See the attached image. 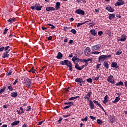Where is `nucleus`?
I'll return each mask as SVG.
<instances>
[{
  "label": "nucleus",
  "mask_w": 127,
  "mask_h": 127,
  "mask_svg": "<svg viewBox=\"0 0 127 127\" xmlns=\"http://www.w3.org/2000/svg\"><path fill=\"white\" fill-rule=\"evenodd\" d=\"M87 82L88 83H92L93 82V79L92 78H88L86 79Z\"/></svg>",
  "instance_id": "nucleus-46"
},
{
  "label": "nucleus",
  "mask_w": 127,
  "mask_h": 127,
  "mask_svg": "<svg viewBox=\"0 0 127 127\" xmlns=\"http://www.w3.org/2000/svg\"><path fill=\"white\" fill-rule=\"evenodd\" d=\"M8 89L9 91H10L11 92H12V91H13V88H12L11 84H10V86H8Z\"/></svg>",
  "instance_id": "nucleus-40"
},
{
  "label": "nucleus",
  "mask_w": 127,
  "mask_h": 127,
  "mask_svg": "<svg viewBox=\"0 0 127 127\" xmlns=\"http://www.w3.org/2000/svg\"><path fill=\"white\" fill-rule=\"evenodd\" d=\"M92 91H89L88 92V93L86 94V96H84V99L86 100V101H90V98H91V96H92Z\"/></svg>",
  "instance_id": "nucleus-10"
},
{
  "label": "nucleus",
  "mask_w": 127,
  "mask_h": 127,
  "mask_svg": "<svg viewBox=\"0 0 127 127\" xmlns=\"http://www.w3.org/2000/svg\"><path fill=\"white\" fill-rule=\"evenodd\" d=\"M70 32H71V33H73V34H76V33H77V31H76V30L72 29L70 30Z\"/></svg>",
  "instance_id": "nucleus-42"
},
{
  "label": "nucleus",
  "mask_w": 127,
  "mask_h": 127,
  "mask_svg": "<svg viewBox=\"0 0 127 127\" xmlns=\"http://www.w3.org/2000/svg\"><path fill=\"white\" fill-rule=\"evenodd\" d=\"M12 73V70H9L8 72H6V75L8 76H10V75H11Z\"/></svg>",
  "instance_id": "nucleus-39"
},
{
  "label": "nucleus",
  "mask_w": 127,
  "mask_h": 127,
  "mask_svg": "<svg viewBox=\"0 0 127 127\" xmlns=\"http://www.w3.org/2000/svg\"><path fill=\"white\" fill-rule=\"evenodd\" d=\"M17 95H18L17 92H13L11 93V97L16 98V97L17 96Z\"/></svg>",
  "instance_id": "nucleus-27"
},
{
  "label": "nucleus",
  "mask_w": 127,
  "mask_h": 127,
  "mask_svg": "<svg viewBox=\"0 0 127 127\" xmlns=\"http://www.w3.org/2000/svg\"><path fill=\"white\" fill-rule=\"evenodd\" d=\"M78 60V57L74 56L71 59L72 61H73L74 63L76 62V60Z\"/></svg>",
  "instance_id": "nucleus-34"
},
{
  "label": "nucleus",
  "mask_w": 127,
  "mask_h": 127,
  "mask_svg": "<svg viewBox=\"0 0 127 127\" xmlns=\"http://www.w3.org/2000/svg\"><path fill=\"white\" fill-rule=\"evenodd\" d=\"M9 51H10V49L5 51L3 54L2 58H8L9 57Z\"/></svg>",
  "instance_id": "nucleus-9"
},
{
  "label": "nucleus",
  "mask_w": 127,
  "mask_h": 127,
  "mask_svg": "<svg viewBox=\"0 0 127 127\" xmlns=\"http://www.w3.org/2000/svg\"><path fill=\"white\" fill-rule=\"evenodd\" d=\"M92 59H86V60H85V62H89V61H90V63H92Z\"/></svg>",
  "instance_id": "nucleus-51"
},
{
  "label": "nucleus",
  "mask_w": 127,
  "mask_h": 127,
  "mask_svg": "<svg viewBox=\"0 0 127 127\" xmlns=\"http://www.w3.org/2000/svg\"><path fill=\"white\" fill-rule=\"evenodd\" d=\"M56 58H57V59H62V58H63V54H62L61 52H59L56 57Z\"/></svg>",
  "instance_id": "nucleus-20"
},
{
  "label": "nucleus",
  "mask_w": 127,
  "mask_h": 127,
  "mask_svg": "<svg viewBox=\"0 0 127 127\" xmlns=\"http://www.w3.org/2000/svg\"><path fill=\"white\" fill-rule=\"evenodd\" d=\"M123 53V51L122 49H119L117 52L116 53V55H121Z\"/></svg>",
  "instance_id": "nucleus-33"
},
{
  "label": "nucleus",
  "mask_w": 127,
  "mask_h": 127,
  "mask_svg": "<svg viewBox=\"0 0 127 127\" xmlns=\"http://www.w3.org/2000/svg\"><path fill=\"white\" fill-rule=\"evenodd\" d=\"M42 30H47V28L43 26H42Z\"/></svg>",
  "instance_id": "nucleus-64"
},
{
  "label": "nucleus",
  "mask_w": 127,
  "mask_h": 127,
  "mask_svg": "<svg viewBox=\"0 0 127 127\" xmlns=\"http://www.w3.org/2000/svg\"><path fill=\"white\" fill-rule=\"evenodd\" d=\"M89 118L90 119H91V120H96V117H94V116H90L89 117Z\"/></svg>",
  "instance_id": "nucleus-62"
},
{
  "label": "nucleus",
  "mask_w": 127,
  "mask_h": 127,
  "mask_svg": "<svg viewBox=\"0 0 127 127\" xmlns=\"http://www.w3.org/2000/svg\"><path fill=\"white\" fill-rule=\"evenodd\" d=\"M101 65H102V64H98L96 66V68L97 70H98L100 66H101Z\"/></svg>",
  "instance_id": "nucleus-48"
},
{
  "label": "nucleus",
  "mask_w": 127,
  "mask_h": 127,
  "mask_svg": "<svg viewBox=\"0 0 127 127\" xmlns=\"http://www.w3.org/2000/svg\"><path fill=\"white\" fill-rule=\"evenodd\" d=\"M98 34L99 35V36H101V35L103 34V31H100L98 32Z\"/></svg>",
  "instance_id": "nucleus-57"
},
{
  "label": "nucleus",
  "mask_w": 127,
  "mask_h": 127,
  "mask_svg": "<svg viewBox=\"0 0 127 127\" xmlns=\"http://www.w3.org/2000/svg\"><path fill=\"white\" fill-rule=\"evenodd\" d=\"M60 2H57L56 3L55 8L56 10H58L60 8Z\"/></svg>",
  "instance_id": "nucleus-22"
},
{
  "label": "nucleus",
  "mask_w": 127,
  "mask_h": 127,
  "mask_svg": "<svg viewBox=\"0 0 127 127\" xmlns=\"http://www.w3.org/2000/svg\"><path fill=\"white\" fill-rule=\"evenodd\" d=\"M64 105H68V106H74V102H64Z\"/></svg>",
  "instance_id": "nucleus-29"
},
{
  "label": "nucleus",
  "mask_w": 127,
  "mask_h": 127,
  "mask_svg": "<svg viewBox=\"0 0 127 127\" xmlns=\"http://www.w3.org/2000/svg\"><path fill=\"white\" fill-rule=\"evenodd\" d=\"M24 83L25 85H26L28 88H30V86H31V79L29 78L25 79L24 80Z\"/></svg>",
  "instance_id": "nucleus-6"
},
{
  "label": "nucleus",
  "mask_w": 127,
  "mask_h": 127,
  "mask_svg": "<svg viewBox=\"0 0 127 127\" xmlns=\"http://www.w3.org/2000/svg\"><path fill=\"white\" fill-rule=\"evenodd\" d=\"M60 64L63 65V66H67V67H68L72 63L68 60H64L63 61H61Z\"/></svg>",
  "instance_id": "nucleus-3"
},
{
  "label": "nucleus",
  "mask_w": 127,
  "mask_h": 127,
  "mask_svg": "<svg viewBox=\"0 0 127 127\" xmlns=\"http://www.w3.org/2000/svg\"><path fill=\"white\" fill-rule=\"evenodd\" d=\"M63 120V118L62 117L60 118V119L58 121V124L60 125L61 124V122H62V120Z\"/></svg>",
  "instance_id": "nucleus-47"
},
{
  "label": "nucleus",
  "mask_w": 127,
  "mask_h": 127,
  "mask_svg": "<svg viewBox=\"0 0 127 127\" xmlns=\"http://www.w3.org/2000/svg\"><path fill=\"white\" fill-rule=\"evenodd\" d=\"M115 85L116 86H124V82H123V81H120Z\"/></svg>",
  "instance_id": "nucleus-36"
},
{
  "label": "nucleus",
  "mask_w": 127,
  "mask_h": 127,
  "mask_svg": "<svg viewBox=\"0 0 127 127\" xmlns=\"http://www.w3.org/2000/svg\"><path fill=\"white\" fill-rule=\"evenodd\" d=\"M103 65H104L105 68H106V69H107V70H108V69H109V68H110V66H109V63H108L107 61H105L103 63Z\"/></svg>",
  "instance_id": "nucleus-19"
},
{
  "label": "nucleus",
  "mask_w": 127,
  "mask_h": 127,
  "mask_svg": "<svg viewBox=\"0 0 127 127\" xmlns=\"http://www.w3.org/2000/svg\"><path fill=\"white\" fill-rule=\"evenodd\" d=\"M125 3V1L123 0H118V1H117L115 4V6H120V5H124V4Z\"/></svg>",
  "instance_id": "nucleus-11"
},
{
  "label": "nucleus",
  "mask_w": 127,
  "mask_h": 127,
  "mask_svg": "<svg viewBox=\"0 0 127 127\" xmlns=\"http://www.w3.org/2000/svg\"><path fill=\"white\" fill-rule=\"evenodd\" d=\"M9 48H10L9 46H8L5 47L4 49V51H6V50H8V49H9Z\"/></svg>",
  "instance_id": "nucleus-56"
},
{
  "label": "nucleus",
  "mask_w": 127,
  "mask_h": 127,
  "mask_svg": "<svg viewBox=\"0 0 127 127\" xmlns=\"http://www.w3.org/2000/svg\"><path fill=\"white\" fill-rule=\"evenodd\" d=\"M101 46H102L101 45V44L95 45L91 47V50H92V51H96V50H99V49L101 48Z\"/></svg>",
  "instance_id": "nucleus-4"
},
{
  "label": "nucleus",
  "mask_w": 127,
  "mask_h": 127,
  "mask_svg": "<svg viewBox=\"0 0 127 127\" xmlns=\"http://www.w3.org/2000/svg\"><path fill=\"white\" fill-rule=\"evenodd\" d=\"M93 103L94 104H96V105H98V104L99 103V102H98V101H97V100H94Z\"/></svg>",
  "instance_id": "nucleus-59"
},
{
  "label": "nucleus",
  "mask_w": 127,
  "mask_h": 127,
  "mask_svg": "<svg viewBox=\"0 0 127 127\" xmlns=\"http://www.w3.org/2000/svg\"><path fill=\"white\" fill-rule=\"evenodd\" d=\"M75 13H77V14H79L80 15L84 16V15H85V11L79 8L75 11Z\"/></svg>",
  "instance_id": "nucleus-7"
},
{
  "label": "nucleus",
  "mask_w": 127,
  "mask_h": 127,
  "mask_svg": "<svg viewBox=\"0 0 127 127\" xmlns=\"http://www.w3.org/2000/svg\"><path fill=\"white\" fill-rule=\"evenodd\" d=\"M46 10H47V11H54V10H55V8L54 7L48 6L46 8Z\"/></svg>",
  "instance_id": "nucleus-16"
},
{
  "label": "nucleus",
  "mask_w": 127,
  "mask_h": 127,
  "mask_svg": "<svg viewBox=\"0 0 127 127\" xmlns=\"http://www.w3.org/2000/svg\"><path fill=\"white\" fill-rule=\"evenodd\" d=\"M89 105L90 109L91 110H94L95 109V104L93 103V101L92 100H89Z\"/></svg>",
  "instance_id": "nucleus-14"
},
{
  "label": "nucleus",
  "mask_w": 127,
  "mask_h": 127,
  "mask_svg": "<svg viewBox=\"0 0 127 127\" xmlns=\"http://www.w3.org/2000/svg\"><path fill=\"white\" fill-rule=\"evenodd\" d=\"M81 1H83V3L85 4V3H86V1H85V0H76V2H77V3H80L81 2Z\"/></svg>",
  "instance_id": "nucleus-38"
},
{
  "label": "nucleus",
  "mask_w": 127,
  "mask_h": 127,
  "mask_svg": "<svg viewBox=\"0 0 127 127\" xmlns=\"http://www.w3.org/2000/svg\"><path fill=\"white\" fill-rule=\"evenodd\" d=\"M121 100V98H120V96L116 97L115 100L112 101V103L113 104H116V103H118L120 100Z\"/></svg>",
  "instance_id": "nucleus-25"
},
{
  "label": "nucleus",
  "mask_w": 127,
  "mask_h": 127,
  "mask_svg": "<svg viewBox=\"0 0 127 127\" xmlns=\"http://www.w3.org/2000/svg\"><path fill=\"white\" fill-rule=\"evenodd\" d=\"M115 119V117L111 118V119H109V123H110V124H113V123H115V121H116Z\"/></svg>",
  "instance_id": "nucleus-30"
},
{
  "label": "nucleus",
  "mask_w": 127,
  "mask_h": 127,
  "mask_svg": "<svg viewBox=\"0 0 127 127\" xmlns=\"http://www.w3.org/2000/svg\"><path fill=\"white\" fill-rule=\"evenodd\" d=\"M78 98H80V96L71 97L69 98V101H72L73 100H76V99H78Z\"/></svg>",
  "instance_id": "nucleus-32"
},
{
  "label": "nucleus",
  "mask_w": 127,
  "mask_h": 127,
  "mask_svg": "<svg viewBox=\"0 0 127 127\" xmlns=\"http://www.w3.org/2000/svg\"><path fill=\"white\" fill-rule=\"evenodd\" d=\"M83 24H84L83 22H82V23H77V27H80L81 26V25H83Z\"/></svg>",
  "instance_id": "nucleus-50"
},
{
  "label": "nucleus",
  "mask_w": 127,
  "mask_h": 127,
  "mask_svg": "<svg viewBox=\"0 0 127 127\" xmlns=\"http://www.w3.org/2000/svg\"><path fill=\"white\" fill-rule=\"evenodd\" d=\"M16 113H17L18 115H21V114H23L24 113V111L23 110V108L22 107L20 108L19 110H17Z\"/></svg>",
  "instance_id": "nucleus-17"
},
{
  "label": "nucleus",
  "mask_w": 127,
  "mask_h": 127,
  "mask_svg": "<svg viewBox=\"0 0 127 127\" xmlns=\"http://www.w3.org/2000/svg\"><path fill=\"white\" fill-rule=\"evenodd\" d=\"M73 66V64H70L67 67H68V68H69V69H68V70H69V71H73V66Z\"/></svg>",
  "instance_id": "nucleus-35"
},
{
  "label": "nucleus",
  "mask_w": 127,
  "mask_h": 127,
  "mask_svg": "<svg viewBox=\"0 0 127 127\" xmlns=\"http://www.w3.org/2000/svg\"><path fill=\"white\" fill-rule=\"evenodd\" d=\"M4 50V47L0 46V52H1Z\"/></svg>",
  "instance_id": "nucleus-53"
},
{
  "label": "nucleus",
  "mask_w": 127,
  "mask_h": 127,
  "mask_svg": "<svg viewBox=\"0 0 127 127\" xmlns=\"http://www.w3.org/2000/svg\"><path fill=\"white\" fill-rule=\"evenodd\" d=\"M113 79H114V76L110 75L107 78V81L110 83H112V84H114V83H115V80Z\"/></svg>",
  "instance_id": "nucleus-12"
},
{
  "label": "nucleus",
  "mask_w": 127,
  "mask_h": 127,
  "mask_svg": "<svg viewBox=\"0 0 127 127\" xmlns=\"http://www.w3.org/2000/svg\"><path fill=\"white\" fill-rule=\"evenodd\" d=\"M89 25L90 27H93V26L95 25V24L93 23H89Z\"/></svg>",
  "instance_id": "nucleus-55"
},
{
  "label": "nucleus",
  "mask_w": 127,
  "mask_h": 127,
  "mask_svg": "<svg viewBox=\"0 0 127 127\" xmlns=\"http://www.w3.org/2000/svg\"><path fill=\"white\" fill-rule=\"evenodd\" d=\"M127 35L126 34H123L121 36V38L118 39V41L125 42L127 40Z\"/></svg>",
  "instance_id": "nucleus-13"
},
{
  "label": "nucleus",
  "mask_w": 127,
  "mask_h": 127,
  "mask_svg": "<svg viewBox=\"0 0 127 127\" xmlns=\"http://www.w3.org/2000/svg\"><path fill=\"white\" fill-rule=\"evenodd\" d=\"M71 116V114H68L67 115H63L64 118H68V117H70Z\"/></svg>",
  "instance_id": "nucleus-63"
},
{
  "label": "nucleus",
  "mask_w": 127,
  "mask_h": 127,
  "mask_svg": "<svg viewBox=\"0 0 127 127\" xmlns=\"http://www.w3.org/2000/svg\"><path fill=\"white\" fill-rule=\"evenodd\" d=\"M42 7H43V6H40V4L39 3H36L35 4V5H32L30 7L31 9L32 10H37L38 11H39L40 10H41V9L42 8Z\"/></svg>",
  "instance_id": "nucleus-2"
},
{
  "label": "nucleus",
  "mask_w": 127,
  "mask_h": 127,
  "mask_svg": "<svg viewBox=\"0 0 127 127\" xmlns=\"http://www.w3.org/2000/svg\"><path fill=\"white\" fill-rule=\"evenodd\" d=\"M82 122H87L88 121V116H86L85 118L81 119Z\"/></svg>",
  "instance_id": "nucleus-45"
},
{
  "label": "nucleus",
  "mask_w": 127,
  "mask_h": 127,
  "mask_svg": "<svg viewBox=\"0 0 127 127\" xmlns=\"http://www.w3.org/2000/svg\"><path fill=\"white\" fill-rule=\"evenodd\" d=\"M5 89H6V87L3 86L2 88L0 90V95H1L2 93H4L5 91Z\"/></svg>",
  "instance_id": "nucleus-26"
},
{
  "label": "nucleus",
  "mask_w": 127,
  "mask_h": 127,
  "mask_svg": "<svg viewBox=\"0 0 127 127\" xmlns=\"http://www.w3.org/2000/svg\"><path fill=\"white\" fill-rule=\"evenodd\" d=\"M74 64H75L74 67L76 69V70H79V71H81V70H82V69H84V68H85V67H86L85 64L79 67V64H78V63H74Z\"/></svg>",
  "instance_id": "nucleus-5"
},
{
  "label": "nucleus",
  "mask_w": 127,
  "mask_h": 127,
  "mask_svg": "<svg viewBox=\"0 0 127 127\" xmlns=\"http://www.w3.org/2000/svg\"><path fill=\"white\" fill-rule=\"evenodd\" d=\"M80 62H82L83 63H85V62H86V59H80Z\"/></svg>",
  "instance_id": "nucleus-60"
},
{
  "label": "nucleus",
  "mask_w": 127,
  "mask_h": 127,
  "mask_svg": "<svg viewBox=\"0 0 127 127\" xmlns=\"http://www.w3.org/2000/svg\"><path fill=\"white\" fill-rule=\"evenodd\" d=\"M19 124V121H15L11 124V127H13V126H17Z\"/></svg>",
  "instance_id": "nucleus-23"
},
{
  "label": "nucleus",
  "mask_w": 127,
  "mask_h": 127,
  "mask_svg": "<svg viewBox=\"0 0 127 127\" xmlns=\"http://www.w3.org/2000/svg\"><path fill=\"white\" fill-rule=\"evenodd\" d=\"M7 31H8V29H7V28H6L3 31V34H4V35H5V34L7 33Z\"/></svg>",
  "instance_id": "nucleus-44"
},
{
  "label": "nucleus",
  "mask_w": 127,
  "mask_h": 127,
  "mask_svg": "<svg viewBox=\"0 0 127 127\" xmlns=\"http://www.w3.org/2000/svg\"><path fill=\"white\" fill-rule=\"evenodd\" d=\"M18 79H15V81L13 82V85H16V83H18Z\"/></svg>",
  "instance_id": "nucleus-58"
},
{
  "label": "nucleus",
  "mask_w": 127,
  "mask_h": 127,
  "mask_svg": "<svg viewBox=\"0 0 127 127\" xmlns=\"http://www.w3.org/2000/svg\"><path fill=\"white\" fill-rule=\"evenodd\" d=\"M90 32L91 34V35H93V36H96V35L97 34V33H96V30L95 29H92L90 31Z\"/></svg>",
  "instance_id": "nucleus-24"
},
{
  "label": "nucleus",
  "mask_w": 127,
  "mask_h": 127,
  "mask_svg": "<svg viewBox=\"0 0 127 127\" xmlns=\"http://www.w3.org/2000/svg\"><path fill=\"white\" fill-rule=\"evenodd\" d=\"M97 123L98 124V125H102L103 124V121H102L101 119H97Z\"/></svg>",
  "instance_id": "nucleus-37"
},
{
  "label": "nucleus",
  "mask_w": 127,
  "mask_h": 127,
  "mask_svg": "<svg viewBox=\"0 0 127 127\" xmlns=\"http://www.w3.org/2000/svg\"><path fill=\"white\" fill-rule=\"evenodd\" d=\"M92 54L98 55V54H100V52H92Z\"/></svg>",
  "instance_id": "nucleus-52"
},
{
  "label": "nucleus",
  "mask_w": 127,
  "mask_h": 127,
  "mask_svg": "<svg viewBox=\"0 0 127 127\" xmlns=\"http://www.w3.org/2000/svg\"><path fill=\"white\" fill-rule=\"evenodd\" d=\"M30 111H31V106H29L27 107V109L26 110V112H29Z\"/></svg>",
  "instance_id": "nucleus-49"
},
{
  "label": "nucleus",
  "mask_w": 127,
  "mask_h": 127,
  "mask_svg": "<svg viewBox=\"0 0 127 127\" xmlns=\"http://www.w3.org/2000/svg\"><path fill=\"white\" fill-rule=\"evenodd\" d=\"M84 54L85 56H89L91 54V49L89 47H86L84 50Z\"/></svg>",
  "instance_id": "nucleus-8"
},
{
  "label": "nucleus",
  "mask_w": 127,
  "mask_h": 127,
  "mask_svg": "<svg viewBox=\"0 0 127 127\" xmlns=\"http://www.w3.org/2000/svg\"><path fill=\"white\" fill-rule=\"evenodd\" d=\"M48 41H50V40H52V36H50L48 38Z\"/></svg>",
  "instance_id": "nucleus-61"
},
{
  "label": "nucleus",
  "mask_w": 127,
  "mask_h": 127,
  "mask_svg": "<svg viewBox=\"0 0 127 127\" xmlns=\"http://www.w3.org/2000/svg\"><path fill=\"white\" fill-rule=\"evenodd\" d=\"M110 57H112V55H103L100 56L98 58V63H101L102 61H105V60H107L108 58H110Z\"/></svg>",
  "instance_id": "nucleus-1"
},
{
  "label": "nucleus",
  "mask_w": 127,
  "mask_h": 127,
  "mask_svg": "<svg viewBox=\"0 0 127 127\" xmlns=\"http://www.w3.org/2000/svg\"><path fill=\"white\" fill-rule=\"evenodd\" d=\"M8 22H10V23H12V21H14V19L10 18L8 20H7Z\"/></svg>",
  "instance_id": "nucleus-43"
},
{
  "label": "nucleus",
  "mask_w": 127,
  "mask_h": 127,
  "mask_svg": "<svg viewBox=\"0 0 127 127\" xmlns=\"http://www.w3.org/2000/svg\"><path fill=\"white\" fill-rule=\"evenodd\" d=\"M82 79L83 78H77L75 79V82H76V83H81Z\"/></svg>",
  "instance_id": "nucleus-28"
},
{
  "label": "nucleus",
  "mask_w": 127,
  "mask_h": 127,
  "mask_svg": "<svg viewBox=\"0 0 127 127\" xmlns=\"http://www.w3.org/2000/svg\"><path fill=\"white\" fill-rule=\"evenodd\" d=\"M106 10H108L109 12H114L115 11V9L114 8L111 6L106 7Z\"/></svg>",
  "instance_id": "nucleus-15"
},
{
  "label": "nucleus",
  "mask_w": 127,
  "mask_h": 127,
  "mask_svg": "<svg viewBox=\"0 0 127 127\" xmlns=\"http://www.w3.org/2000/svg\"><path fill=\"white\" fill-rule=\"evenodd\" d=\"M47 25H48L49 26H51V29H54L56 28L55 26H54L51 24H48Z\"/></svg>",
  "instance_id": "nucleus-41"
},
{
  "label": "nucleus",
  "mask_w": 127,
  "mask_h": 127,
  "mask_svg": "<svg viewBox=\"0 0 127 127\" xmlns=\"http://www.w3.org/2000/svg\"><path fill=\"white\" fill-rule=\"evenodd\" d=\"M117 66H118V64L116 62H113L111 64V67H112V68H116Z\"/></svg>",
  "instance_id": "nucleus-31"
},
{
  "label": "nucleus",
  "mask_w": 127,
  "mask_h": 127,
  "mask_svg": "<svg viewBox=\"0 0 127 127\" xmlns=\"http://www.w3.org/2000/svg\"><path fill=\"white\" fill-rule=\"evenodd\" d=\"M116 17V15L115 14V13H113V14H110L109 15V19L110 20H112V19H114V18H115Z\"/></svg>",
  "instance_id": "nucleus-21"
},
{
  "label": "nucleus",
  "mask_w": 127,
  "mask_h": 127,
  "mask_svg": "<svg viewBox=\"0 0 127 127\" xmlns=\"http://www.w3.org/2000/svg\"><path fill=\"white\" fill-rule=\"evenodd\" d=\"M70 107H71V105H67L64 107L63 109H64V110H66L67 109H69V108H70Z\"/></svg>",
  "instance_id": "nucleus-54"
},
{
  "label": "nucleus",
  "mask_w": 127,
  "mask_h": 127,
  "mask_svg": "<svg viewBox=\"0 0 127 127\" xmlns=\"http://www.w3.org/2000/svg\"><path fill=\"white\" fill-rule=\"evenodd\" d=\"M36 67L33 66L29 71V73L31 72L33 73V74H34L36 72Z\"/></svg>",
  "instance_id": "nucleus-18"
}]
</instances>
